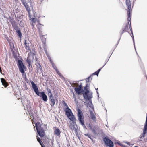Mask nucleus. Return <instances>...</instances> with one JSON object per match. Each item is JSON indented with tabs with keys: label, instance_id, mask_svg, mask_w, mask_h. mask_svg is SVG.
<instances>
[{
	"label": "nucleus",
	"instance_id": "1",
	"mask_svg": "<svg viewBox=\"0 0 147 147\" xmlns=\"http://www.w3.org/2000/svg\"><path fill=\"white\" fill-rule=\"evenodd\" d=\"M31 84L35 93L36 95L41 98V99L44 102H47L48 100V98L46 94L44 91L40 92L37 85L31 81H30Z\"/></svg>",
	"mask_w": 147,
	"mask_h": 147
},
{
	"label": "nucleus",
	"instance_id": "2",
	"mask_svg": "<svg viewBox=\"0 0 147 147\" xmlns=\"http://www.w3.org/2000/svg\"><path fill=\"white\" fill-rule=\"evenodd\" d=\"M35 124L36 129L39 136L41 137H43L45 133L43 127H42V124L39 122L35 123Z\"/></svg>",
	"mask_w": 147,
	"mask_h": 147
},
{
	"label": "nucleus",
	"instance_id": "3",
	"mask_svg": "<svg viewBox=\"0 0 147 147\" xmlns=\"http://www.w3.org/2000/svg\"><path fill=\"white\" fill-rule=\"evenodd\" d=\"M35 124L36 129L39 136L41 137H43L45 133L43 127H42V124L39 122L35 123Z\"/></svg>",
	"mask_w": 147,
	"mask_h": 147
},
{
	"label": "nucleus",
	"instance_id": "4",
	"mask_svg": "<svg viewBox=\"0 0 147 147\" xmlns=\"http://www.w3.org/2000/svg\"><path fill=\"white\" fill-rule=\"evenodd\" d=\"M17 65L18 67L19 71L22 74V75H24L26 78V75L25 70H26V67L24 65L22 61L20 59H18V61Z\"/></svg>",
	"mask_w": 147,
	"mask_h": 147
},
{
	"label": "nucleus",
	"instance_id": "5",
	"mask_svg": "<svg viewBox=\"0 0 147 147\" xmlns=\"http://www.w3.org/2000/svg\"><path fill=\"white\" fill-rule=\"evenodd\" d=\"M77 116L78 120L79 121L80 123L82 125L84 129H87V128L84 124V117L83 116V113L82 111L79 109H78V111Z\"/></svg>",
	"mask_w": 147,
	"mask_h": 147
},
{
	"label": "nucleus",
	"instance_id": "6",
	"mask_svg": "<svg viewBox=\"0 0 147 147\" xmlns=\"http://www.w3.org/2000/svg\"><path fill=\"white\" fill-rule=\"evenodd\" d=\"M21 1L23 5L24 6L26 9L28 13H30L31 11L30 8L28 5V3L30 4L31 6L32 7V5L31 0H21Z\"/></svg>",
	"mask_w": 147,
	"mask_h": 147
},
{
	"label": "nucleus",
	"instance_id": "7",
	"mask_svg": "<svg viewBox=\"0 0 147 147\" xmlns=\"http://www.w3.org/2000/svg\"><path fill=\"white\" fill-rule=\"evenodd\" d=\"M143 131V134H141L140 136V139L139 140V141L142 140L144 137L145 135L146 134H147V114H146V120Z\"/></svg>",
	"mask_w": 147,
	"mask_h": 147
},
{
	"label": "nucleus",
	"instance_id": "8",
	"mask_svg": "<svg viewBox=\"0 0 147 147\" xmlns=\"http://www.w3.org/2000/svg\"><path fill=\"white\" fill-rule=\"evenodd\" d=\"M103 141L105 144L109 147H113L114 144L113 142L107 136L103 138Z\"/></svg>",
	"mask_w": 147,
	"mask_h": 147
},
{
	"label": "nucleus",
	"instance_id": "9",
	"mask_svg": "<svg viewBox=\"0 0 147 147\" xmlns=\"http://www.w3.org/2000/svg\"><path fill=\"white\" fill-rule=\"evenodd\" d=\"M89 86L90 85L88 84H87L84 87V89H83V95L84 98L90 95V93L89 90Z\"/></svg>",
	"mask_w": 147,
	"mask_h": 147
},
{
	"label": "nucleus",
	"instance_id": "10",
	"mask_svg": "<svg viewBox=\"0 0 147 147\" xmlns=\"http://www.w3.org/2000/svg\"><path fill=\"white\" fill-rule=\"evenodd\" d=\"M131 16H130V18H129L128 17V16L127 20H128V24L129 25V29H130V31L131 32V34L132 35V36H131H131L132 38V40H133V43H134V47L135 48V50L136 51V47H135V45L134 39V36H133V31H132V27H131ZM136 52L137 53L136 51Z\"/></svg>",
	"mask_w": 147,
	"mask_h": 147
},
{
	"label": "nucleus",
	"instance_id": "11",
	"mask_svg": "<svg viewBox=\"0 0 147 147\" xmlns=\"http://www.w3.org/2000/svg\"><path fill=\"white\" fill-rule=\"evenodd\" d=\"M92 94V92H90V95L86 96L84 98L86 101H87V100H88L89 102H88L89 104V105L90 107H91L92 106H93V105L92 102L91 100V99L93 97Z\"/></svg>",
	"mask_w": 147,
	"mask_h": 147
},
{
	"label": "nucleus",
	"instance_id": "12",
	"mask_svg": "<svg viewBox=\"0 0 147 147\" xmlns=\"http://www.w3.org/2000/svg\"><path fill=\"white\" fill-rule=\"evenodd\" d=\"M126 5L127 6L128 10L127 11V15L128 17L130 18L131 16V2L130 0H126Z\"/></svg>",
	"mask_w": 147,
	"mask_h": 147
},
{
	"label": "nucleus",
	"instance_id": "13",
	"mask_svg": "<svg viewBox=\"0 0 147 147\" xmlns=\"http://www.w3.org/2000/svg\"><path fill=\"white\" fill-rule=\"evenodd\" d=\"M65 115L67 116L68 118H69L71 117H74V115L72 112L71 109L69 107H66L65 110Z\"/></svg>",
	"mask_w": 147,
	"mask_h": 147
},
{
	"label": "nucleus",
	"instance_id": "14",
	"mask_svg": "<svg viewBox=\"0 0 147 147\" xmlns=\"http://www.w3.org/2000/svg\"><path fill=\"white\" fill-rule=\"evenodd\" d=\"M49 100L50 101V105L52 107H53L55 103V100L53 96V95H49L48 96Z\"/></svg>",
	"mask_w": 147,
	"mask_h": 147
},
{
	"label": "nucleus",
	"instance_id": "15",
	"mask_svg": "<svg viewBox=\"0 0 147 147\" xmlns=\"http://www.w3.org/2000/svg\"><path fill=\"white\" fill-rule=\"evenodd\" d=\"M54 128H55L54 129V134L57 136L60 137V136L61 131L59 129L56 127H54Z\"/></svg>",
	"mask_w": 147,
	"mask_h": 147
},
{
	"label": "nucleus",
	"instance_id": "16",
	"mask_svg": "<svg viewBox=\"0 0 147 147\" xmlns=\"http://www.w3.org/2000/svg\"><path fill=\"white\" fill-rule=\"evenodd\" d=\"M36 68L37 72H39L40 74L42 72L43 70L42 69V67L39 63H38L36 64Z\"/></svg>",
	"mask_w": 147,
	"mask_h": 147
},
{
	"label": "nucleus",
	"instance_id": "17",
	"mask_svg": "<svg viewBox=\"0 0 147 147\" xmlns=\"http://www.w3.org/2000/svg\"><path fill=\"white\" fill-rule=\"evenodd\" d=\"M74 90L76 94L78 95H80L81 93H82L83 94V90H80L77 87H75L74 88Z\"/></svg>",
	"mask_w": 147,
	"mask_h": 147
},
{
	"label": "nucleus",
	"instance_id": "18",
	"mask_svg": "<svg viewBox=\"0 0 147 147\" xmlns=\"http://www.w3.org/2000/svg\"><path fill=\"white\" fill-rule=\"evenodd\" d=\"M97 126H94L90 128V129L92 130L93 133L94 134H96L97 133L96 131V130L97 129Z\"/></svg>",
	"mask_w": 147,
	"mask_h": 147
},
{
	"label": "nucleus",
	"instance_id": "19",
	"mask_svg": "<svg viewBox=\"0 0 147 147\" xmlns=\"http://www.w3.org/2000/svg\"><path fill=\"white\" fill-rule=\"evenodd\" d=\"M69 119L72 121V125H77L76 122V119L74 116V117H71Z\"/></svg>",
	"mask_w": 147,
	"mask_h": 147
},
{
	"label": "nucleus",
	"instance_id": "20",
	"mask_svg": "<svg viewBox=\"0 0 147 147\" xmlns=\"http://www.w3.org/2000/svg\"><path fill=\"white\" fill-rule=\"evenodd\" d=\"M1 80L2 84L5 87H6L7 86V85L5 82L4 79L2 78H1Z\"/></svg>",
	"mask_w": 147,
	"mask_h": 147
},
{
	"label": "nucleus",
	"instance_id": "21",
	"mask_svg": "<svg viewBox=\"0 0 147 147\" xmlns=\"http://www.w3.org/2000/svg\"><path fill=\"white\" fill-rule=\"evenodd\" d=\"M90 112L91 115V119L93 121H95L96 118L95 115L93 113L92 111H90Z\"/></svg>",
	"mask_w": 147,
	"mask_h": 147
},
{
	"label": "nucleus",
	"instance_id": "22",
	"mask_svg": "<svg viewBox=\"0 0 147 147\" xmlns=\"http://www.w3.org/2000/svg\"><path fill=\"white\" fill-rule=\"evenodd\" d=\"M12 26L13 28L14 29L16 30V31L19 30L20 29L19 28V27L18 26L16 23L12 25Z\"/></svg>",
	"mask_w": 147,
	"mask_h": 147
},
{
	"label": "nucleus",
	"instance_id": "23",
	"mask_svg": "<svg viewBox=\"0 0 147 147\" xmlns=\"http://www.w3.org/2000/svg\"><path fill=\"white\" fill-rule=\"evenodd\" d=\"M71 128L72 130H74L75 131L78 130L77 125H72Z\"/></svg>",
	"mask_w": 147,
	"mask_h": 147
},
{
	"label": "nucleus",
	"instance_id": "24",
	"mask_svg": "<svg viewBox=\"0 0 147 147\" xmlns=\"http://www.w3.org/2000/svg\"><path fill=\"white\" fill-rule=\"evenodd\" d=\"M16 32L18 37L20 38H21L22 36V34L20 30V29L16 31Z\"/></svg>",
	"mask_w": 147,
	"mask_h": 147
},
{
	"label": "nucleus",
	"instance_id": "25",
	"mask_svg": "<svg viewBox=\"0 0 147 147\" xmlns=\"http://www.w3.org/2000/svg\"><path fill=\"white\" fill-rule=\"evenodd\" d=\"M24 45H25V47L26 50H30V47L28 46V44L26 43V40L24 41Z\"/></svg>",
	"mask_w": 147,
	"mask_h": 147
},
{
	"label": "nucleus",
	"instance_id": "26",
	"mask_svg": "<svg viewBox=\"0 0 147 147\" xmlns=\"http://www.w3.org/2000/svg\"><path fill=\"white\" fill-rule=\"evenodd\" d=\"M10 20H9V21L11 24L12 25L16 23V22L15 21L13 18H11V17H10Z\"/></svg>",
	"mask_w": 147,
	"mask_h": 147
},
{
	"label": "nucleus",
	"instance_id": "27",
	"mask_svg": "<svg viewBox=\"0 0 147 147\" xmlns=\"http://www.w3.org/2000/svg\"><path fill=\"white\" fill-rule=\"evenodd\" d=\"M125 32L124 31H123V30H121V31L120 38L118 40V42H117V44L116 45V46H117V45H118V43H119V41L120 40V39L121 38V36H122V35Z\"/></svg>",
	"mask_w": 147,
	"mask_h": 147
},
{
	"label": "nucleus",
	"instance_id": "28",
	"mask_svg": "<svg viewBox=\"0 0 147 147\" xmlns=\"http://www.w3.org/2000/svg\"><path fill=\"white\" fill-rule=\"evenodd\" d=\"M47 91L48 92V96L49 95H52L51 90L49 88H47Z\"/></svg>",
	"mask_w": 147,
	"mask_h": 147
},
{
	"label": "nucleus",
	"instance_id": "29",
	"mask_svg": "<svg viewBox=\"0 0 147 147\" xmlns=\"http://www.w3.org/2000/svg\"><path fill=\"white\" fill-rule=\"evenodd\" d=\"M123 30V31H125V32L127 31V30H128V27L127 25H126L122 29Z\"/></svg>",
	"mask_w": 147,
	"mask_h": 147
},
{
	"label": "nucleus",
	"instance_id": "30",
	"mask_svg": "<svg viewBox=\"0 0 147 147\" xmlns=\"http://www.w3.org/2000/svg\"><path fill=\"white\" fill-rule=\"evenodd\" d=\"M92 77V75H90L86 79V82L87 84H88L90 79Z\"/></svg>",
	"mask_w": 147,
	"mask_h": 147
},
{
	"label": "nucleus",
	"instance_id": "31",
	"mask_svg": "<svg viewBox=\"0 0 147 147\" xmlns=\"http://www.w3.org/2000/svg\"><path fill=\"white\" fill-rule=\"evenodd\" d=\"M51 63L52 65V67L55 70L57 69L56 66H55L53 62Z\"/></svg>",
	"mask_w": 147,
	"mask_h": 147
},
{
	"label": "nucleus",
	"instance_id": "32",
	"mask_svg": "<svg viewBox=\"0 0 147 147\" xmlns=\"http://www.w3.org/2000/svg\"><path fill=\"white\" fill-rule=\"evenodd\" d=\"M56 73L58 74L61 78H63V76L61 74L60 72L58 69L55 70Z\"/></svg>",
	"mask_w": 147,
	"mask_h": 147
},
{
	"label": "nucleus",
	"instance_id": "33",
	"mask_svg": "<svg viewBox=\"0 0 147 147\" xmlns=\"http://www.w3.org/2000/svg\"><path fill=\"white\" fill-rule=\"evenodd\" d=\"M75 133L76 134L78 138L79 139L80 137V134L78 133V130L75 131Z\"/></svg>",
	"mask_w": 147,
	"mask_h": 147
},
{
	"label": "nucleus",
	"instance_id": "34",
	"mask_svg": "<svg viewBox=\"0 0 147 147\" xmlns=\"http://www.w3.org/2000/svg\"><path fill=\"white\" fill-rule=\"evenodd\" d=\"M46 55H47V57L48 58L49 60L50 61V62L51 63V62H53V61H52V60L51 59V57H50V56H49V54H47Z\"/></svg>",
	"mask_w": 147,
	"mask_h": 147
},
{
	"label": "nucleus",
	"instance_id": "35",
	"mask_svg": "<svg viewBox=\"0 0 147 147\" xmlns=\"http://www.w3.org/2000/svg\"><path fill=\"white\" fill-rule=\"evenodd\" d=\"M84 135L86 136H87L89 138L91 139L92 140V138L91 137V136H90L89 134H84Z\"/></svg>",
	"mask_w": 147,
	"mask_h": 147
},
{
	"label": "nucleus",
	"instance_id": "36",
	"mask_svg": "<svg viewBox=\"0 0 147 147\" xmlns=\"http://www.w3.org/2000/svg\"><path fill=\"white\" fill-rule=\"evenodd\" d=\"M99 73H98V71H95V72H94V73L93 74H91V75H92V76H93V75H97V76L98 75V74H99Z\"/></svg>",
	"mask_w": 147,
	"mask_h": 147
},
{
	"label": "nucleus",
	"instance_id": "37",
	"mask_svg": "<svg viewBox=\"0 0 147 147\" xmlns=\"http://www.w3.org/2000/svg\"><path fill=\"white\" fill-rule=\"evenodd\" d=\"M78 88L79 89H80V90H83V88L82 83L78 86Z\"/></svg>",
	"mask_w": 147,
	"mask_h": 147
},
{
	"label": "nucleus",
	"instance_id": "38",
	"mask_svg": "<svg viewBox=\"0 0 147 147\" xmlns=\"http://www.w3.org/2000/svg\"><path fill=\"white\" fill-rule=\"evenodd\" d=\"M116 144H118L120 146H122V147H126V146L124 145H123L122 144H121L119 143V142H116V143H115Z\"/></svg>",
	"mask_w": 147,
	"mask_h": 147
},
{
	"label": "nucleus",
	"instance_id": "39",
	"mask_svg": "<svg viewBox=\"0 0 147 147\" xmlns=\"http://www.w3.org/2000/svg\"><path fill=\"white\" fill-rule=\"evenodd\" d=\"M28 57H27V60H26V62L28 63V64L31 63V61L30 59H28Z\"/></svg>",
	"mask_w": 147,
	"mask_h": 147
},
{
	"label": "nucleus",
	"instance_id": "40",
	"mask_svg": "<svg viewBox=\"0 0 147 147\" xmlns=\"http://www.w3.org/2000/svg\"><path fill=\"white\" fill-rule=\"evenodd\" d=\"M106 63L101 68H100L97 71H98V73H99V72L103 68V67L106 64Z\"/></svg>",
	"mask_w": 147,
	"mask_h": 147
},
{
	"label": "nucleus",
	"instance_id": "41",
	"mask_svg": "<svg viewBox=\"0 0 147 147\" xmlns=\"http://www.w3.org/2000/svg\"><path fill=\"white\" fill-rule=\"evenodd\" d=\"M38 142L41 145V146H43L44 145L43 144L42 141L41 140L38 141Z\"/></svg>",
	"mask_w": 147,
	"mask_h": 147
},
{
	"label": "nucleus",
	"instance_id": "42",
	"mask_svg": "<svg viewBox=\"0 0 147 147\" xmlns=\"http://www.w3.org/2000/svg\"><path fill=\"white\" fill-rule=\"evenodd\" d=\"M63 105L65 107H68L67 104L64 101H63Z\"/></svg>",
	"mask_w": 147,
	"mask_h": 147
},
{
	"label": "nucleus",
	"instance_id": "43",
	"mask_svg": "<svg viewBox=\"0 0 147 147\" xmlns=\"http://www.w3.org/2000/svg\"><path fill=\"white\" fill-rule=\"evenodd\" d=\"M36 138L37 140V141L38 142V141L41 140L40 138L38 136H36Z\"/></svg>",
	"mask_w": 147,
	"mask_h": 147
},
{
	"label": "nucleus",
	"instance_id": "44",
	"mask_svg": "<svg viewBox=\"0 0 147 147\" xmlns=\"http://www.w3.org/2000/svg\"><path fill=\"white\" fill-rule=\"evenodd\" d=\"M32 22L35 23L36 21L35 18H33L32 20Z\"/></svg>",
	"mask_w": 147,
	"mask_h": 147
},
{
	"label": "nucleus",
	"instance_id": "45",
	"mask_svg": "<svg viewBox=\"0 0 147 147\" xmlns=\"http://www.w3.org/2000/svg\"><path fill=\"white\" fill-rule=\"evenodd\" d=\"M73 97L74 98H75V100H76V97H75V94H74V92H73Z\"/></svg>",
	"mask_w": 147,
	"mask_h": 147
},
{
	"label": "nucleus",
	"instance_id": "46",
	"mask_svg": "<svg viewBox=\"0 0 147 147\" xmlns=\"http://www.w3.org/2000/svg\"><path fill=\"white\" fill-rule=\"evenodd\" d=\"M44 50L45 51V53L46 54V55H47V54H48L47 53V50H46V49L45 48H44Z\"/></svg>",
	"mask_w": 147,
	"mask_h": 147
},
{
	"label": "nucleus",
	"instance_id": "47",
	"mask_svg": "<svg viewBox=\"0 0 147 147\" xmlns=\"http://www.w3.org/2000/svg\"><path fill=\"white\" fill-rule=\"evenodd\" d=\"M125 143H126V144L129 145H130V143L129 142H125Z\"/></svg>",
	"mask_w": 147,
	"mask_h": 147
},
{
	"label": "nucleus",
	"instance_id": "48",
	"mask_svg": "<svg viewBox=\"0 0 147 147\" xmlns=\"http://www.w3.org/2000/svg\"><path fill=\"white\" fill-rule=\"evenodd\" d=\"M14 57V58L16 59L17 58V56L16 55H13Z\"/></svg>",
	"mask_w": 147,
	"mask_h": 147
},
{
	"label": "nucleus",
	"instance_id": "49",
	"mask_svg": "<svg viewBox=\"0 0 147 147\" xmlns=\"http://www.w3.org/2000/svg\"><path fill=\"white\" fill-rule=\"evenodd\" d=\"M53 140H51V146H52L53 145Z\"/></svg>",
	"mask_w": 147,
	"mask_h": 147
},
{
	"label": "nucleus",
	"instance_id": "50",
	"mask_svg": "<svg viewBox=\"0 0 147 147\" xmlns=\"http://www.w3.org/2000/svg\"><path fill=\"white\" fill-rule=\"evenodd\" d=\"M28 66L29 67H30V66L32 67V65H31V63L28 64Z\"/></svg>",
	"mask_w": 147,
	"mask_h": 147
},
{
	"label": "nucleus",
	"instance_id": "51",
	"mask_svg": "<svg viewBox=\"0 0 147 147\" xmlns=\"http://www.w3.org/2000/svg\"><path fill=\"white\" fill-rule=\"evenodd\" d=\"M96 93L97 94H98V97H99V93L98 91H97Z\"/></svg>",
	"mask_w": 147,
	"mask_h": 147
},
{
	"label": "nucleus",
	"instance_id": "52",
	"mask_svg": "<svg viewBox=\"0 0 147 147\" xmlns=\"http://www.w3.org/2000/svg\"><path fill=\"white\" fill-rule=\"evenodd\" d=\"M89 127L90 128H90L91 127H92L90 124L89 125Z\"/></svg>",
	"mask_w": 147,
	"mask_h": 147
},
{
	"label": "nucleus",
	"instance_id": "53",
	"mask_svg": "<svg viewBox=\"0 0 147 147\" xmlns=\"http://www.w3.org/2000/svg\"><path fill=\"white\" fill-rule=\"evenodd\" d=\"M45 41H42V42H43V43L44 42V43H45V40H46V39H45Z\"/></svg>",
	"mask_w": 147,
	"mask_h": 147
},
{
	"label": "nucleus",
	"instance_id": "54",
	"mask_svg": "<svg viewBox=\"0 0 147 147\" xmlns=\"http://www.w3.org/2000/svg\"><path fill=\"white\" fill-rule=\"evenodd\" d=\"M22 76L24 78H26H26L25 76H24V75H22Z\"/></svg>",
	"mask_w": 147,
	"mask_h": 147
},
{
	"label": "nucleus",
	"instance_id": "55",
	"mask_svg": "<svg viewBox=\"0 0 147 147\" xmlns=\"http://www.w3.org/2000/svg\"><path fill=\"white\" fill-rule=\"evenodd\" d=\"M25 86H26V90H27V85L26 84H25Z\"/></svg>",
	"mask_w": 147,
	"mask_h": 147
},
{
	"label": "nucleus",
	"instance_id": "56",
	"mask_svg": "<svg viewBox=\"0 0 147 147\" xmlns=\"http://www.w3.org/2000/svg\"><path fill=\"white\" fill-rule=\"evenodd\" d=\"M95 89H96V92H97V91H98V88H95Z\"/></svg>",
	"mask_w": 147,
	"mask_h": 147
},
{
	"label": "nucleus",
	"instance_id": "57",
	"mask_svg": "<svg viewBox=\"0 0 147 147\" xmlns=\"http://www.w3.org/2000/svg\"><path fill=\"white\" fill-rule=\"evenodd\" d=\"M145 140L147 142V138L145 139Z\"/></svg>",
	"mask_w": 147,
	"mask_h": 147
},
{
	"label": "nucleus",
	"instance_id": "58",
	"mask_svg": "<svg viewBox=\"0 0 147 147\" xmlns=\"http://www.w3.org/2000/svg\"><path fill=\"white\" fill-rule=\"evenodd\" d=\"M42 147H45V145H44L43 146H42Z\"/></svg>",
	"mask_w": 147,
	"mask_h": 147
},
{
	"label": "nucleus",
	"instance_id": "59",
	"mask_svg": "<svg viewBox=\"0 0 147 147\" xmlns=\"http://www.w3.org/2000/svg\"><path fill=\"white\" fill-rule=\"evenodd\" d=\"M12 45H13V48H14V45H13V43H12Z\"/></svg>",
	"mask_w": 147,
	"mask_h": 147
},
{
	"label": "nucleus",
	"instance_id": "60",
	"mask_svg": "<svg viewBox=\"0 0 147 147\" xmlns=\"http://www.w3.org/2000/svg\"><path fill=\"white\" fill-rule=\"evenodd\" d=\"M1 68L0 67V72H1Z\"/></svg>",
	"mask_w": 147,
	"mask_h": 147
},
{
	"label": "nucleus",
	"instance_id": "61",
	"mask_svg": "<svg viewBox=\"0 0 147 147\" xmlns=\"http://www.w3.org/2000/svg\"><path fill=\"white\" fill-rule=\"evenodd\" d=\"M39 24L40 25H42V24L40 23H39Z\"/></svg>",
	"mask_w": 147,
	"mask_h": 147
},
{
	"label": "nucleus",
	"instance_id": "62",
	"mask_svg": "<svg viewBox=\"0 0 147 147\" xmlns=\"http://www.w3.org/2000/svg\"><path fill=\"white\" fill-rule=\"evenodd\" d=\"M42 76H44V74H43L42 73Z\"/></svg>",
	"mask_w": 147,
	"mask_h": 147
},
{
	"label": "nucleus",
	"instance_id": "63",
	"mask_svg": "<svg viewBox=\"0 0 147 147\" xmlns=\"http://www.w3.org/2000/svg\"><path fill=\"white\" fill-rule=\"evenodd\" d=\"M134 147H138V146H135Z\"/></svg>",
	"mask_w": 147,
	"mask_h": 147
},
{
	"label": "nucleus",
	"instance_id": "64",
	"mask_svg": "<svg viewBox=\"0 0 147 147\" xmlns=\"http://www.w3.org/2000/svg\"><path fill=\"white\" fill-rule=\"evenodd\" d=\"M92 78H91V80H92Z\"/></svg>",
	"mask_w": 147,
	"mask_h": 147
}]
</instances>
